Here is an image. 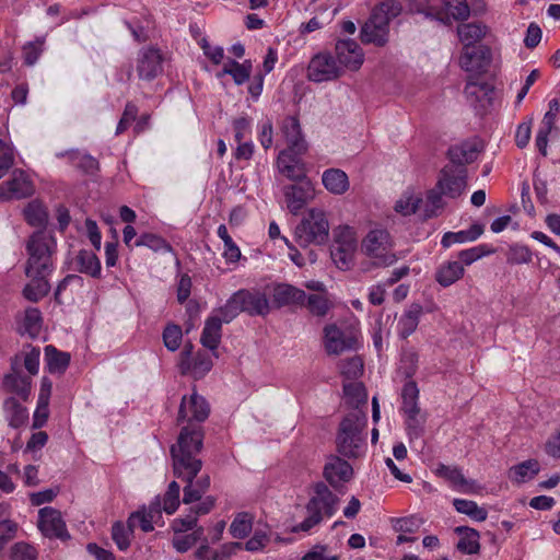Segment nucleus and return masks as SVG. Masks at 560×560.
<instances>
[{
	"instance_id": "1",
	"label": "nucleus",
	"mask_w": 560,
	"mask_h": 560,
	"mask_svg": "<svg viewBox=\"0 0 560 560\" xmlns=\"http://www.w3.org/2000/svg\"><path fill=\"white\" fill-rule=\"evenodd\" d=\"M202 427L185 425L182 428L177 443L171 446L174 476L182 481L195 479L202 468L198 454L203 446Z\"/></svg>"
},
{
	"instance_id": "2",
	"label": "nucleus",
	"mask_w": 560,
	"mask_h": 560,
	"mask_svg": "<svg viewBox=\"0 0 560 560\" xmlns=\"http://www.w3.org/2000/svg\"><path fill=\"white\" fill-rule=\"evenodd\" d=\"M366 415L361 411L348 413L339 423L336 448L345 458H359L366 450Z\"/></svg>"
},
{
	"instance_id": "3",
	"label": "nucleus",
	"mask_w": 560,
	"mask_h": 560,
	"mask_svg": "<svg viewBox=\"0 0 560 560\" xmlns=\"http://www.w3.org/2000/svg\"><path fill=\"white\" fill-rule=\"evenodd\" d=\"M401 11L402 7L398 0H384L376 4L361 27V42L377 47L385 46L389 37V24Z\"/></svg>"
},
{
	"instance_id": "4",
	"label": "nucleus",
	"mask_w": 560,
	"mask_h": 560,
	"mask_svg": "<svg viewBox=\"0 0 560 560\" xmlns=\"http://www.w3.org/2000/svg\"><path fill=\"white\" fill-rule=\"evenodd\" d=\"M313 495L306 503L307 517L292 528L293 533L310 532L324 518H330L338 510L339 498L323 482L313 487Z\"/></svg>"
},
{
	"instance_id": "5",
	"label": "nucleus",
	"mask_w": 560,
	"mask_h": 560,
	"mask_svg": "<svg viewBox=\"0 0 560 560\" xmlns=\"http://www.w3.org/2000/svg\"><path fill=\"white\" fill-rule=\"evenodd\" d=\"M56 248V240L45 231H36L26 244L28 259L25 267V275L49 276L54 270L52 254Z\"/></svg>"
},
{
	"instance_id": "6",
	"label": "nucleus",
	"mask_w": 560,
	"mask_h": 560,
	"mask_svg": "<svg viewBox=\"0 0 560 560\" xmlns=\"http://www.w3.org/2000/svg\"><path fill=\"white\" fill-rule=\"evenodd\" d=\"M447 156L450 163L441 171L435 188L429 190L425 201L423 200V212L421 213L423 219H429L436 215V211L443 207V195L454 197L455 154L452 147L447 150Z\"/></svg>"
},
{
	"instance_id": "7",
	"label": "nucleus",
	"mask_w": 560,
	"mask_h": 560,
	"mask_svg": "<svg viewBox=\"0 0 560 560\" xmlns=\"http://www.w3.org/2000/svg\"><path fill=\"white\" fill-rule=\"evenodd\" d=\"M328 235L329 223L325 212L319 209H311L295 228V240L302 247L324 244Z\"/></svg>"
},
{
	"instance_id": "8",
	"label": "nucleus",
	"mask_w": 560,
	"mask_h": 560,
	"mask_svg": "<svg viewBox=\"0 0 560 560\" xmlns=\"http://www.w3.org/2000/svg\"><path fill=\"white\" fill-rule=\"evenodd\" d=\"M362 252L373 259L376 267H387L397 260L390 234L384 229L371 230L366 234L362 241Z\"/></svg>"
},
{
	"instance_id": "9",
	"label": "nucleus",
	"mask_w": 560,
	"mask_h": 560,
	"mask_svg": "<svg viewBox=\"0 0 560 560\" xmlns=\"http://www.w3.org/2000/svg\"><path fill=\"white\" fill-rule=\"evenodd\" d=\"M357 248L355 231L348 225L339 226L330 245V257L335 265L341 270H349L354 264Z\"/></svg>"
},
{
	"instance_id": "10",
	"label": "nucleus",
	"mask_w": 560,
	"mask_h": 560,
	"mask_svg": "<svg viewBox=\"0 0 560 560\" xmlns=\"http://www.w3.org/2000/svg\"><path fill=\"white\" fill-rule=\"evenodd\" d=\"M463 93L476 115L482 117L492 109L495 91L490 82L479 77H468Z\"/></svg>"
},
{
	"instance_id": "11",
	"label": "nucleus",
	"mask_w": 560,
	"mask_h": 560,
	"mask_svg": "<svg viewBox=\"0 0 560 560\" xmlns=\"http://www.w3.org/2000/svg\"><path fill=\"white\" fill-rule=\"evenodd\" d=\"M360 343V332L352 328L338 327L330 324L324 328V346L329 355H339L346 351L357 350Z\"/></svg>"
},
{
	"instance_id": "12",
	"label": "nucleus",
	"mask_w": 560,
	"mask_h": 560,
	"mask_svg": "<svg viewBox=\"0 0 560 560\" xmlns=\"http://www.w3.org/2000/svg\"><path fill=\"white\" fill-rule=\"evenodd\" d=\"M485 149L486 142L478 136L462 141L457 147V194H460L467 187L468 173L463 166L474 163Z\"/></svg>"
},
{
	"instance_id": "13",
	"label": "nucleus",
	"mask_w": 560,
	"mask_h": 560,
	"mask_svg": "<svg viewBox=\"0 0 560 560\" xmlns=\"http://www.w3.org/2000/svg\"><path fill=\"white\" fill-rule=\"evenodd\" d=\"M209 415V402L196 392L195 387L189 396L184 395L182 397L177 416L178 422L186 421L188 422L187 425L201 427L200 423L205 422Z\"/></svg>"
},
{
	"instance_id": "14",
	"label": "nucleus",
	"mask_w": 560,
	"mask_h": 560,
	"mask_svg": "<svg viewBox=\"0 0 560 560\" xmlns=\"http://www.w3.org/2000/svg\"><path fill=\"white\" fill-rule=\"evenodd\" d=\"M492 60V52L487 45H477L463 47L459 66L470 74L468 77H479L487 72Z\"/></svg>"
},
{
	"instance_id": "15",
	"label": "nucleus",
	"mask_w": 560,
	"mask_h": 560,
	"mask_svg": "<svg viewBox=\"0 0 560 560\" xmlns=\"http://www.w3.org/2000/svg\"><path fill=\"white\" fill-rule=\"evenodd\" d=\"M342 73V68L332 55L319 52L315 55L308 65L307 77L311 81L320 83L335 80Z\"/></svg>"
},
{
	"instance_id": "16",
	"label": "nucleus",
	"mask_w": 560,
	"mask_h": 560,
	"mask_svg": "<svg viewBox=\"0 0 560 560\" xmlns=\"http://www.w3.org/2000/svg\"><path fill=\"white\" fill-rule=\"evenodd\" d=\"M455 0H416L415 7L418 13L435 20L445 26H451L455 20Z\"/></svg>"
},
{
	"instance_id": "17",
	"label": "nucleus",
	"mask_w": 560,
	"mask_h": 560,
	"mask_svg": "<svg viewBox=\"0 0 560 560\" xmlns=\"http://www.w3.org/2000/svg\"><path fill=\"white\" fill-rule=\"evenodd\" d=\"M235 296L242 313L248 316H266L270 312L269 300L265 292L257 289H240Z\"/></svg>"
},
{
	"instance_id": "18",
	"label": "nucleus",
	"mask_w": 560,
	"mask_h": 560,
	"mask_svg": "<svg viewBox=\"0 0 560 560\" xmlns=\"http://www.w3.org/2000/svg\"><path fill=\"white\" fill-rule=\"evenodd\" d=\"M305 152L281 150L278 154L276 166L279 173L292 182L306 179V168L301 155Z\"/></svg>"
},
{
	"instance_id": "19",
	"label": "nucleus",
	"mask_w": 560,
	"mask_h": 560,
	"mask_svg": "<svg viewBox=\"0 0 560 560\" xmlns=\"http://www.w3.org/2000/svg\"><path fill=\"white\" fill-rule=\"evenodd\" d=\"M34 185L28 175L22 170H14L12 177L0 184V198L23 199L34 194Z\"/></svg>"
},
{
	"instance_id": "20",
	"label": "nucleus",
	"mask_w": 560,
	"mask_h": 560,
	"mask_svg": "<svg viewBox=\"0 0 560 560\" xmlns=\"http://www.w3.org/2000/svg\"><path fill=\"white\" fill-rule=\"evenodd\" d=\"M283 195L288 209L296 214L313 197L314 189L312 183L306 178L302 182H295V184L284 186Z\"/></svg>"
},
{
	"instance_id": "21",
	"label": "nucleus",
	"mask_w": 560,
	"mask_h": 560,
	"mask_svg": "<svg viewBox=\"0 0 560 560\" xmlns=\"http://www.w3.org/2000/svg\"><path fill=\"white\" fill-rule=\"evenodd\" d=\"M11 373L4 375L2 386L5 392L15 394L22 400L26 401L31 395V378L21 375L18 355L11 359Z\"/></svg>"
},
{
	"instance_id": "22",
	"label": "nucleus",
	"mask_w": 560,
	"mask_h": 560,
	"mask_svg": "<svg viewBox=\"0 0 560 560\" xmlns=\"http://www.w3.org/2000/svg\"><path fill=\"white\" fill-rule=\"evenodd\" d=\"M352 475V466L346 459L336 455L328 457L323 469L324 478L335 489L349 481Z\"/></svg>"
},
{
	"instance_id": "23",
	"label": "nucleus",
	"mask_w": 560,
	"mask_h": 560,
	"mask_svg": "<svg viewBox=\"0 0 560 560\" xmlns=\"http://www.w3.org/2000/svg\"><path fill=\"white\" fill-rule=\"evenodd\" d=\"M163 57L158 48L149 47L140 51L137 62V72L140 79L154 80L162 73Z\"/></svg>"
},
{
	"instance_id": "24",
	"label": "nucleus",
	"mask_w": 560,
	"mask_h": 560,
	"mask_svg": "<svg viewBox=\"0 0 560 560\" xmlns=\"http://www.w3.org/2000/svg\"><path fill=\"white\" fill-rule=\"evenodd\" d=\"M38 516V525L45 536L60 539L69 537L66 524L58 510L46 506L39 510Z\"/></svg>"
},
{
	"instance_id": "25",
	"label": "nucleus",
	"mask_w": 560,
	"mask_h": 560,
	"mask_svg": "<svg viewBox=\"0 0 560 560\" xmlns=\"http://www.w3.org/2000/svg\"><path fill=\"white\" fill-rule=\"evenodd\" d=\"M336 55L338 63L350 70H357L364 60V54L354 39H339L336 43Z\"/></svg>"
},
{
	"instance_id": "26",
	"label": "nucleus",
	"mask_w": 560,
	"mask_h": 560,
	"mask_svg": "<svg viewBox=\"0 0 560 560\" xmlns=\"http://www.w3.org/2000/svg\"><path fill=\"white\" fill-rule=\"evenodd\" d=\"M162 520V504L159 497H156L148 508H143L130 514L128 523L130 526H136L138 523L141 530L144 533L152 532L154 524H159Z\"/></svg>"
},
{
	"instance_id": "27",
	"label": "nucleus",
	"mask_w": 560,
	"mask_h": 560,
	"mask_svg": "<svg viewBox=\"0 0 560 560\" xmlns=\"http://www.w3.org/2000/svg\"><path fill=\"white\" fill-rule=\"evenodd\" d=\"M305 300V291L292 284L278 283L272 289V302L278 308L289 305L303 306Z\"/></svg>"
},
{
	"instance_id": "28",
	"label": "nucleus",
	"mask_w": 560,
	"mask_h": 560,
	"mask_svg": "<svg viewBox=\"0 0 560 560\" xmlns=\"http://www.w3.org/2000/svg\"><path fill=\"white\" fill-rule=\"evenodd\" d=\"M281 130L287 142V148L284 150L306 152V143L302 136L300 121L296 117H287L282 122Z\"/></svg>"
},
{
	"instance_id": "29",
	"label": "nucleus",
	"mask_w": 560,
	"mask_h": 560,
	"mask_svg": "<svg viewBox=\"0 0 560 560\" xmlns=\"http://www.w3.org/2000/svg\"><path fill=\"white\" fill-rule=\"evenodd\" d=\"M487 33L488 26L479 21L457 25V38L463 47L481 45L480 42Z\"/></svg>"
},
{
	"instance_id": "30",
	"label": "nucleus",
	"mask_w": 560,
	"mask_h": 560,
	"mask_svg": "<svg viewBox=\"0 0 560 560\" xmlns=\"http://www.w3.org/2000/svg\"><path fill=\"white\" fill-rule=\"evenodd\" d=\"M422 313L423 308L418 303L411 304L404 312L397 323V332L401 339H407L416 331Z\"/></svg>"
},
{
	"instance_id": "31",
	"label": "nucleus",
	"mask_w": 560,
	"mask_h": 560,
	"mask_svg": "<svg viewBox=\"0 0 560 560\" xmlns=\"http://www.w3.org/2000/svg\"><path fill=\"white\" fill-rule=\"evenodd\" d=\"M222 324L223 323L212 314L206 319L200 337V342L205 348L211 351L218 349L222 337Z\"/></svg>"
},
{
	"instance_id": "32",
	"label": "nucleus",
	"mask_w": 560,
	"mask_h": 560,
	"mask_svg": "<svg viewBox=\"0 0 560 560\" xmlns=\"http://www.w3.org/2000/svg\"><path fill=\"white\" fill-rule=\"evenodd\" d=\"M479 539V532L475 528L457 525V550L467 555H476L480 550Z\"/></svg>"
},
{
	"instance_id": "33",
	"label": "nucleus",
	"mask_w": 560,
	"mask_h": 560,
	"mask_svg": "<svg viewBox=\"0 0 560 560\" xmlns=\"http://www.w3.org/2000/svg\"><path fill=\"white\" fill-rule=\"evenodd\" d=\"M3 412L9 425L14 429H19L24 425L28 419L27 409L14 397H8L4 399Z\"/></svg>"
},
{
	"instance_id": "34",
	"label": "nucleus",
	"mask_w": 560,
	"mask_h": 560,
	"mask_svg": "<svg viewBox=\"0 0 560 560\" xmlns=\"http://www.w3.org/2000/svg\"><path fill=\"white\" fill-rule=\"evenodd\" d=\"M324 187L331 194L342 195L349 189V178L340 168H328L322 176Z\"/></svg>"
},
{
	"instance_id": "35",
	"label": "nucleus",
	"mask_w": 560,
	"mask_h": 560,
	"mask_svg": "<svg viewBox=\"0 0 560 560\" xmlns=\"http://www.w3.org/2000/svg\"><path fill=\"white\" fill-rule=\"evenodd\" d=\"M186 486L183 489V503L188 505L200 501L203 494L210 488V477L208 475H202L195 479L185 480Z\"/></svg>"
},
{
	"instance_id": "36",
	"label": "nucleus",
	"mask_w": 560,
	"mask_h": 560,
	"mask_svg": "<svg viewBox=\"0 0 560 560\" xmlns=\"http://www.w3.org/2000/svg\"><path fill=\"white\" fill-rule=\"evenodd\" d=\"M77 270L92 278L100 279L102 267L100 258L92 250L81 249L75 257Z\"/></svg>"
},
{
	"instance_id": "37",
	"label": "nucleus",
	"mask_w": 560,
	"mask_h": 560,
	"mask_svg": "<svg viewBox=\"0 0 560 560\" xmlns=\"http://www.w3.org/2000/svg\"><path fill=\"white\" fill-rule=\"evenodd\" d=\"M23 214L25 221L32 226L44 229L48 223L47 208L38 199L30 201Z\"/></svg>"
},
{
	"instance_id": "38",
	"label": "nucleus",
	"mask_w": 560,
	"mask_h": 560,
	"mask_svg": "<svg viewBox=\"0 0 560 560\" xmlns=\"http://www.w3.org/2000/svg\"><path fill=\"white\" fill-rule=\"evenodd\" d=\"M70 354L49 345L45 347V361L50 373H63L70 364Z\"/></svg>"
},
{
	"instance_id": "39",
	"label": "nucleus",
	"mask_w": 560,
	"mask_h": 560,
	"mask_svg": "<svg viewBox=\"0 0 560 560\" xmlns=\"http://www.w3.org/2000/svg\"><path fill=\"white\" fill-rule=\"evenodd\" d=\"M32 280L23 289V296L33 303H37L50 291V283L46 276H33Z\"/></svg>"
},
{
	"instance_id": "40",
	"label": "nucleus",
	"mask_w": 560,
	"mask_h": 560,
	"mask_svg": "<svg viewBox=\"0 0 560 560\" xmlns=\"http://www.w3.org/2000/svg\"><path fill=\"white\" fill-rule=\"evenodd\" d=\"M250 73V60H245L244 62L240 63L236 60L229 59L222 69V73L218 75L221 77L222 74H229L232 77L236 85H242L249 80Z\"/></svg>"
},
{
	"instance_id": "41",
	"label": "nucleus",
	"mask_w": 560,
	"mask_h": 560,
	"mask_svg": "<svg viewBox=\"0 0 560 560\" xmlns=\"http://www.w3.org/2000/svg\"><path fill=\"white\" fill-rule=\"evenodd\" d=\"M400 411L404 415L420 413L419 388L415 381H408L402 386Z\"/></svg>"
},
{
	"instance_id": "42",
	"label": "nucleus",
	"mask_w": 560,
	"mask_h": 560,
	"mask_svg": "<svg viewBox=\"0 0 560 560\" xmlns=\"http://www.w3.org/2000/svg\"><path fill=\"white\" fill-rule=\"evenodd\" d=\"M69 161L86 175H95L100 171L98 161L89 153L71 150L66 153Z\"/></svg>"
},
{
	"instance_id": "43",
	"label": "nucleus",
	"mask_w": 560,
	"mask_h": 560,
	"mask_svg": "<svg viewBox=\"0 0 560 560\" xmlns=\"http://www.w3.org/2000/svg\"><path fill=\"white\" fill-rule=\"evenodd\" d=\"M540 470L537 459H528L513 466L509 471V478L516 482L523 483L533 479Z\"/></svg>"
},
{
	"instance_id": "44",
	"label": "nucleus",
	"mask_w": 560,
	"mask_h": 560,
	"mask_svg": "<svg viewBox=\"0 0 560 560\" xmlns=\"http://www.w3.org/2000/svg\"><path fill=\"white\" fill-rule=\"evenodd\" d=\"M487 12L485 0H457V21H467Z\"/></svg>"
},
{
	"instance_id": "45",
	"label": "nucleus",
	"mask_w": 560,
	"mask_h": 560,
	"mask_svg": "<svg viewBox=\"0 0 560 560\" xmlns=\"http://www.w3.org/2000/svg\"><path fill=\"white\" fill-rule=\"evenodd\" d=\"M254 516L248 512H240L235 515L230 525L232 537L243 539L248 536L253 528Z\"/></svg>"
},
{
	"instance_id": "46",
	"label": "nucleus",
	"mask_w": 560,
	"mask_h": 560,
	"mask_svg": "<svg viewBox=\"0 0 560 560\" xmlns=\"http://www.w3.org/2000/svg\"><path fill=\"white\" fill-rule=\"evenodd\" d=\"M423 199L420 195L406 191L399 200L396 201L395 211L402 215H410L422 210Z\"/></svg>"
},
{
	"instance_id": "47",
	"label": "nucleus",
	"mask_w": 560,
	"mask_h": 560,
	"mask_svg": "<svg viewBox=\"0 0 560 560\" xmlns=\"http://www.w3.org/2000/svg\"><path fill=\"white\" fill-rule=\"evenodd\" d=\"M135 527L130 526L128 522L125 524L121 521H117L112 525V539L119 550L125 551L129 548Z\"/></svg>"
},
{
	"instance_id": "48",
	"label": "nucleus",
	"mask_w": 560,
	"mask_h": 560,
	"mask_svg": "<svg viewBox=\"0 0 560 560\" xmlns=\"http://www.w3.org/2000/svg\"><path fill=\"white\" fill-rule=\"evenodd\" d=\"M218 236L224 244L223 257L226 262H236L241 258V249L229 234L225 224H220L217 230Z\"/></svg>"
},
{
	"instance_id": "49",
	"label": "nucleus",
	"mask_w": 560,
	"mask_h": 560,
	"mask_svg": "<svg viewBox=\"0 0 560 560\" xmlns=\"http://www.w3.org/2000/svg\"><path fill=\"white\" fill-rule=\"evenodd\" d=\"M457 513L465 514L472 522H485L488 517V511L479 506L475 501L457 499Z\"/></svg>"
},
{
	"instance_id": "50",
	"label": "nucleus",
	"mask_w": 560,
	"mask_h": 560,
	"mask_svg": "<svg viewBox=\"0 0 560 560\" xmlns=\"http://www.w3.org/2000/svg\"><path fill=\"white\" fill-rule=\"evenodd\" d=\"M241 313L242 308L240 307L234 292L222 306L213 311L212 315H215L220 322L229 324L234 320Z\"/></svg>"
},
{
	"instance_id": "51",
	"label": "nucleus",
	"mask_w": 560,
	"mask_h": 560,
	"mask_svg": "<svg viewBox=\"0 0 560 560\" xmlns=\"http://www.w3.org/2000/svg\"><path fill=\"white\" fill-rule=\"evenodd\" d=\"M136 247L145 246L154 252H172V246L160 235L143 233L135 242Z\"/></svg>"
},
{
	"instance_id": "52",
	"label": "nucleus",
	"mask_w": 560,
	"mask_h": 560,
	"mask_svg": "<svg viewBox=\"0 0 560 560\" xmlns=\"http://www.w3.org/2000/svg\"><path fill=\"white\" fill-rule=\"evenodd\" d=\"M42 313L37 307H27L25 310L23 329L32 338L36 337L42 328Z\"/></svg>"
},
{
	"instance_id": "53",
	"label": "nucleus",
	"mask_w": 560,
	"mask_h": 560,
	"mask_svg": "<svg viewBox=\"0 0 560 560\" xmlns=\"http://www.w3.org/2000/svg\"><path fill=\"white\" fill-rule=\"evenodd\" d=\"M45 39L37 37L34 42L26 43L23 48V62L25 66H34L44 51Z\"/></svg>"
},
{
	"instance_id": "54",
	"label": "nucleus",
	"mask_w": 560,
	"mask_h": 560,
	"mask_svg": "<svg viewBox=\"0 0 560 560\" xmlns=\"http://www.w3.org/2000/svg\"><path fill=\"white\" fill-rule=\"evenodd\" d=\"M163 343L168 351H176L182 343L183 332L179 325L167 324L162 334Z\"/></svg>"
},
{
	"instance_id": "55",
	"label": "nucleus",
	"mask_w": 560,
	"mask_h": 560,
	"mask_svg": "<svg viewBox=\"0 0 560 560\" xmlns=\"http://www.w3.org/2000/svg\"><path fill=\"white\" fill-rule=\"evenodd\" d=\"M494 252H495L494 248H492L486 244H481V245H478V246H475V247H471V248H468V249L457 253V258H459V260L464 265L469 266L472 262H475L476 260L482 258L483 256L493 254Z\"/></svg>"
},
{
	"instance_id": "56",
	"label": "nucleus",
	"mask_w": 560,
	"mask_h": 560,
	"mask_svg": "<svg viewBox=\"0 0 560 560\" xmlns=\"http://www.w3.org/2000/svg\"><path fill=\"white\" fill-rule=\"evenodd\" d=\"M343 394L350 400V404L355 405V407L366 404L368 395L362 383L350 382L343 384Z\"/></svg>"
},
{
	"instance_id": "57",
	"label": "nucleus",
	"mask_w": 560,
	"mask_h": 560,
	"mask_svg": "<svg viewBox=\"0 0 560 560\" xmlns=\"http://www.w3.org/2000/svg\"><path fill=\"white\" fill-rule=\"evenodd\" d=\"M506 261L510 265L528 264L532 261V252L525 245H512L506 252Z\"/></svg>"
},
{
	"instance_id": "58",
	"label": "nucleus",
	"mask_w": 560,
	"mask_h": 560,
	"mask_svg": "<svg viewBox=\"0 0 560 560\" xmlns=\"http://www.w3.org/2000/svg\"><path fill=\"white\" fill-rule=\"evenodd\" d=\"M404 416L409 440L419 439L424 430V420L420 417V413H406Z\"/></svg>"
},
{
	"instance_id": "59",
	"label": "nucleus",
	"mask_w": 560,
	"mask_h": 560,
	"mask_svg": "<svg viewBox=\"0 0 560 560\" xmlns=\"http://www.w3.org/2000/svg\"><path fill=\"white\" fill-rule=\"evenodd\" d=\"M311 314L315 316H325L329 310L328 300L320 294L306 295L304 304Z\"/></svg>"
},
{
	"instance_id": "60",
	"label": "nucleus",
	"mask_w": 560,
	"mask_h": 560,
	"mask_svg": "<svg viewBox=\"0 0 560 560\" xmlns=\"http://www.w3.org/2000/svg\"><path fill=\"white\" fill-rule=\"evenodd\" d=\"M435 280L444 288L452 285L455 282V261L443 262L435 271Z\"/></svg>"
},
{
	"instance_id": "61",
	"label": "nucleus",
	"mask_w": 560,
	"mask_h": 560,
	"mask_svg": "<svg viewBox=\"0 0 560 560\" xmlns=\"http://www.w3.org/2000/svg\"><path fill=\"white\" fill-rule=\"evenodd\" d=\"M14 164L13 147L0 138V179Z\"/></svg>"
},
{
	"instance_id": "62",
	"label": "nucleus",
	"mask_w": 560,
	"mask_h": 560,
	"mask_svg": "<svg viewBox=\"0 0 560 560\" xmlns=\"http://www.w3.org/2000/svg\"><path fill=\"white\" fill-rule=\"evenodd\" d=\"M37 556L36 548L24 541L16 542L11 548V560H36Z\"/></svg>"
},
{
	"instance_id": "63",
	"label": "nucleus",
	"mask_w": 560,
	"mask_h": 560,
	"mask_svg": "<svg viewBox=\"0 0 560 560\" xmlns=\"http://www.w3.org/2000/svg\"><path fill=\"white\" fill-rule=\"evenodd\" d=\"M49 412H48V394L38 396L37 408L33 415V429H40L47 422Z\"/></svg>"
},
{
	"instance_id": "64",
	"label": "nucleus",
	"mask_w": 560,
	"mask_h": 560,
	"mask_svg": "<svg viewBox=\"0 0 560 560\" xmlns=\"http://www.w3.org/2000/svg\"><path fill=\"white\" fill-rule=\"evenodd\" d=\"M212 368V360L206 352H198L192 358V375L200 378L206 375Z\"/></svg>"
}]
</instances>
